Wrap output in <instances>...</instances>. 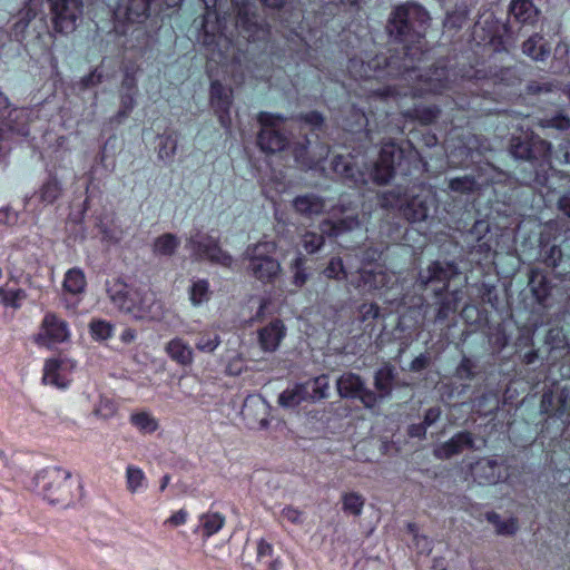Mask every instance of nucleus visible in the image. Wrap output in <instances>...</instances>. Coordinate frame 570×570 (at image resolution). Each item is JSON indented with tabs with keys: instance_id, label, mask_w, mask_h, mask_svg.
Listing matches in <instances>:
<instances>
[{
	"instance_id": "f257e3e1",
	"label": "nucleus",
	"mask_w": 570,
	"mask_h": 570,
	"mask_svg": "<svg viewBox=\"0 0 570 570\" xmlns=\"http://www.w3.org/2000/svg\"><path fill=\"white\" fill-rule=\"evenodd\" d=\"M430 19L429 12L416 2L407 1L395 7L390 13L386 30L393 40L402 45V52L390 57L376 56L366 63L351 59L348 71L355 78H399L400 83L375 91L381 98L442 94L450 87L446 68L435 67L422 75L416 67L429 50L425 33Z\"/></svg>"
},
{
	"instance_id": "f03ea898",
	"label": "nucleus",
	"mask_w": 570,
	"mask_h": 570,
	"mask_svg": "<svg viewBox=\"0 0 570 570\" xmlns=\"http://www.w3.org/2000/svg\"><path fill=\"white\" fill-rule=\"evenodd\" d=\"M509 151L515 159L528 161L534 170L522 176V181L528 185L550 187V174L554 173L551 165L552 145L534 132L512 136Z\"/></svg>"
},
{
	"instance_id": "7ed1b4c3",
	"label": "nucleus",
	"mask_w": 570,
	"mask_h": 570,
	"mask_svg": "<svg viewBox=\"0 0 570 570\" xmlns=\"http://www.w3.org/2000/svg\"><path fill=\"white\" fill-rule=\"evenodd\" d=\"M276 249L274 240H261L248 245L244 252L247 273L264 284L274 282L282 271L279 262L274 258Z\"/></svg>"
},
{
	"instance_id": "20e7f679",
	"label": "nucleus",
	"mask_w": 570,
	"mask_h": 570,
	"mask_svg": "<svg viewBox=\"0 0 570 570\" xmlns=\"http://www.w3.org/2000/svg\"><path fill=\"white\" fill-rule=\"evenodd\" d=\"M43 498L50 504L69 507L80 490L79 481L72 479L71 473L61 468L43 471L37 476Z\"/></svg>"
},
{
	"instance_id": "39448f33",
	"label": "nucleus",
	"mask_w": 570,
	"mask_h": 570,
	"mask_svg": "<svg viewBox=\"0 0 570 570\" xmlns=\"http://www.w3.org/2000/svg\"><path fill=\"white\" fill-rule=\"evenodd\" d=\"M257 120L262 126L257 137L261 149L266 153L282 151L288 145V137L279 128L285 117L262 111Z\"/></svg>"
},
{
	"instance_id": "423d86ee",
	"label": "nucleus",
	"mask_w": 570,
	"mask_h": 570,
	"mask_svg": "<svg viewBox=\"0 0 570 570\" xmlns=\"http://www.w3.org/2000/svg\"><path fill=\"white\" fill-rule=\"evenodd\" d=\"M53 28L60 33H71L83 13L82 0H48Z\"/></svg>"
},
{
	"instance_id": "0eeeda50",
	"label": "nucleus",
	"mask_w": 570,
	"mask_h": 570,
	"mask_svg": "<svg viewBox=\"0 0 570 570\" xmlns=\"http://www.w3.org/2000/svg\"><path fill=\"white\" fill-rule=\"evenodd\" d=\"M186 247L198 258L208 259L210 263L224 267L232 266L233 257L223 250L219 240L210 235L197 232L187 239Z\"/></svg>"
},
{
	"instance_id": "6e6552de",
	"label": "nucleus",
	"mask_w": 570,
	"mask_h": 570,
	"mask_svg": "<svg viewBox=\"0 0 570 570\" xmlns=\"http://www.w3.org/2000/svg\"><path fill=\"white\" fill-rule=\"evenodd\" d=\"M186 247L198 258L208 259L210 263L224 267L232 266L233 257L223 250L219 240L210 235L197 232L187 239Z\"/></svg>"
},
{
	"instance_id": "1a4fd4ad",
	"label": "nucleus",
	"mask_w": 570,
	"mask_h": 570,
	"mask_svg": "<svg viewBox=\"0 0 570 570\" xmlns=\"http://www.w3.org/2000/svg\"><path fill=\"white\" fill-rule=\"evenodd\" d=\"M186 247L198 258L208 259L210 263L224 267L232 266L233 257L223 250L219 240L210 235L197 232L187 239Z\"/></svg>"
},
{
	"instance_id": "9d476101",
	"label": "nucleus",
	"mask_w": 570,
	"mask_h": 570,
	"mask_svg": "<svg viewBox=\"0 0 570 570\" xmlns=\"http://www.w3.org/2000/svg\"><path fill=\"white\" fill-rule=\"evenodd\" d=\"M337 392L341 397L358 399L366 409H373L377 404L376 393L365 386L362 377L348 372L336 381Z\"/></svg>"
},
{
	"instance_id": "9b49d317",
	"label": "nucleus",
	"mask_w": 570,
	"mask_h": 570,
	"mask_svg": "<svg viewBox=\"0 0 570 570\" xmlns=\"http://www.w3.org/2000/svg\"><path fill=\"white\" fill-rule=\"evenodd\" d=\"M459 274L460 271L455 263L436 261L430 264L425 271L420 272L417 283L422 288H426L433 283H442V288L435 291V295L439 296L448 289L450 279Z\"/></svg>"
},
{
	"instance_id": "f8f14e48",
	"label": "nucleus",
	"mask_w": 570,
	"mask_h": 570,
	"mask_svg": "<svg viewBox=\"0 0 570 570\" xmlns=\"http://www.w3.org/2000/svg\"><path fill=\"white\" fill-rule=\"evenodd\" d=\"M76 367V362L58 356L46 361L43 366L42 382L58 389H66L70 383V375Z\"/></svg>"
},
{
	"instance_id": "ddd939ff",
	"label": "nucleus",
	"mask_w": 570,
	"mask_h": 570,
	"mask_svg": "<svg viewBox=\"0 0 570 570\" xmlns=\"http://www.w3.org/2000/svg\"><path fill=\"white\" fill-rule=\"evenodd\" d=\"M69 335L67 322L53 313H47L42 320L36 342L40 345L51 346L67 341Z\"/></svg>"
},
{
	"instance_id": "4468645a",
	"label": "nucleus",
	"mask_w": 570,
	"mask_h": 570,
	"mask_svg": "<svg viewBox=\"0 0 570 570\" xmlns=\"http://www.w3.org/2000/svg\"><path fill=\"white\" fill-rule=\"evenodd\" d=\"M236 24L250 41L265 39L269 32L267 24L258 20L254 7L250 4H243L238 8Z\"/></svg>"
},
{
	"instance_id": "2eb2a0df",
	"label": "nucleus",
	"mask_w": 570,
	"mask_h": 570,
	"mask_svg": "<svg viewBox=\"0 0 570 570\" xmlns=\"http://www.w3.org/2000/svg\"><path fill=\"white\" fill-rule=\"evenodd\" d=\"M164 316L163 303L151 291L138 289V297L134 304L132 317L137 320H160Z\"/></svg>"
},
{
	"instance_id": "dca6fc26",
	"label": "nucleus",
	"mask_w": 570,
	"mask_h": 570,
	"mask_svg": "<svg viewBox=\"0 0 570 570\" xmlns=\"http://www.w3.org/2000/svg\"><path fill=\"white\" fill-rule=\"evenodd\" d=\"M107 292L115 307L132 316L134 304L138 297L137 288H132L122 281L116 279L108 286Z\"/></svg>"
},
{
	"instance_id": "f3484780",
	"label": "nucleus",
	"mask_w": 570,
	"mask_h": 570,
	"mask_svg": "<svg viewBox=\"0 0 570 570\" xmlns=\"http://www.w3.org/2000/svg\"><path fill=\"white\" fill-rule=\"evenodd\" d=\"M232 102V90L217 80L213 81L210 85V105L224 128H228L230 124L229 109Z\"/></svg>"
},
{
	"instance_id": "a211bd4d",
	"label": "nucleus",
	"mask_w": 570,
	"mask_h": 570,
	"mask_svg": "<svg viewBox=\"0 0 570 570\" xmlns=\"http://www.w3.org/2000/svg\"><path fill=\"white\" fill-rule=\"evenodd\" d=\"M0 117L6 119L7 126L20 136H28V111L26 109H10V101L3 91L0 90Z\"/></svg>"
},
{
	"instance_id": "6ab92c4d",
	"label": "nucleus",
	"mask_w": 570,
	"mask_h": 570,
	"mask_svg": "<svg viewBox=\"0 0 570 570\" xmlns=\"http://www.w3.org/2000/svg\"><path fill=\"white\" fill-rule=\"evenodd\" d=\"M157 0H119L114 14L118 20L144 21L149 16L150 4Z\"/></svg>"
},
{
	"instance_id": "aec40b11",
	"label": "nucleus",
	"mask_w": 570,
	"mask_h": 570,
	"mask_svg": "<svg viewBox=\"0 0 570 570\" xmlns=\"http://www.w3.org/2000/svg\"><path fill=\"white\" fill-rule=\"evenodd\" d=\"M475 482L481 485L497 484L502 479L501 465L495 459L482 458L471 465Z\"/></svg>"
},
{
	"instance_id": "412c9836",
	"label": "nucleus",
	"mask_w": 570,
	"mask_h": 570,
	"mask_svg": "<svg viewBox=\"0 0 570 570\" xmlns=\"http://www.w3.org/2000/svg\"><path fill=\"white\" fill-rule=\"evenodd\" d=\"M464 449H474V439L470 432H459L449 441L438 445L434 449L435 458L448 460L463 452Z\"/></svg>"
},
{
	"instance_id": "4be33fe9",
	"label": "nucleus",
	"mask_w": 570,
	"mask_h": 570,
	"mask_svg": "<svg viewBox=\"0 0 570 570\" xmlns=\"http://www.w3.org/2000/svg\"><path fill=\"white\" fill-rule=\"evenodd\" d=\"M286 335V327L281 320H274L258 330V343L264 352H275Z\"/></svg>"
},
{
	"instance_id": "5701e85b",
	"label": "nucleus",
	"mask_w": 570,
	"mask_h": 570,
	"mask_svg": "<svg viewBox=\"0 0 570 570\" xmlns=\"http://www.w3.org/2000/svg\"><path fill=\"white\" fill-rule=\"evenodd\" d=\"M509 13L521 24L533 26L540 16V10L532 0H511Z\"/></svg>"
},
{
	"instance_id": "b1692460",
	"label": "nucleus",
	"mask_w": 570,
	"mask_h": 570,
	"mask_svg": "<svg viewBox=\"0 0 570 570\" xmlns=\"http://www.w3.org/2000/svg\"><path fill=\"white\" fill-rule=\"evenodd\" d=\"M166 354L181 366H190L194 362L193 347L181 337H174L165 345Z\"/></svg>"
},
{
	"instance_id": "393cba45",
	"label": "nucleus",
	"mask_w": 570,
	"mask_h": 570,
	"mask_svg": "<svg viewBox=\"0 0 570 570\" xmlns=\"http://www.w3.org/2000/svg\"><path fill=\"white\" fill-rule=\"evenodd\" d=\"M521 49L533 61H546L551 53L549 41L540 33H533L524 40Z\"/></svg>"
},
{
	"instance_id": "a878e982",
	"label": "nucleus",
	"mask_w": 570,
	"mask_h": 570,
	"mask_svg": "<svg viewBox=\"0 0 570 570\" xmlns=\"http://www.w3.org/2000/svg\"><path fill=\"white\" fill-rule=\"evenodd\" d=\"M396 206L400 207L402 215L412 223L423 222L429 216L430 207L424 198L421 196H414L405 204L400 200L396 202Z\"/></svg>"
},
{
	"instance_id": "bb28decb",
	"label": "nucleus",
	"mask_w": 570,
	"mask_h": 570,
	"mask_svg": "<svg viewBox=\"0 0 570 570\" xmlns=\"http://www.w3.org/2000/svg\"><path fill=\"white\" fill-rule=\"evenodd\" d=\"M293 207L304 216L320 215L325 209V200L313 193L299 195L293 199Z\"/></svg>"
},
{
	"instance_id": "cd10ccee",
	"label": "nucleus",
	"mask_w": 570,
	"mask_h": 570,
	"mask_svg": "<svg viewBox=\"0 0 570 570\" xmlns=\"http://www.w3.org/2000/svg\"><path fill=\"white\" fill-rule=\"evenodd\" d=\"M358 279L354 284L357 288L365 291H374L382 288L387 285L390 277L383 269H365L362 268L358 272Z\"/></svg>"
},
{
	"instance_id": "c85d7f7f",
	"label": "nucleus",
	"mask_w": 570,
	"mask_h": 570,
	"mask_svg": "<svg viewBox=\"0 0 570 570\" xmlns=\"http://www.w3.org/2000/svg\"><path fill=\"white\" fill-rule=\"evenodd\" d=\"M273 546L265 539L257 542L255 570H278L281 561L273 554Z\"/></svg>"
},
{
	"instance_id": "c756f323",
	"label": "nucleus",
	"mask_w": 570,
	"mask_h": 570,
	"mask_svg": "<svg viewBox=\"0 0 570 570\" xmlns=\"http://www.w3.org/2000/svg\"><path fill=\"white\" fill-rule=\"evenodd\" d=\"M530 291L539 304H544L551 293L550 282L541 271L532 269L529 278Z\"/></svg>"
},
{
	"instance_id": "7c9ffc66",
	"label": "nucleus",
	"mask_w": 570,
	"mask_h": 570,
	"mask_svg": "<svg viewBox=\"0 0 570 570\" xmlns=\"http://www.w3.org/2000/svg\"><path fill=\"white\" fill-rule=\"evenodd\" d=\"M394 371L391 366L385 365L379 368L374 375V386L376 390L377 402L390 397L393 390Z\"/></svg>"
},
{
	"instance_id": "2f4dec72",
	"label": "nucleus",
	"mask_w": 570,
	"mask_h": 570,
	"mask_svg": "<svg viewBox=\"0 0 570 570\" xmlns=\"http://www.w3.org/2000/svg\"><path fill=\"white\" fill-rule=\"evenodd\" d=\"M462 299V292L460 289L452 291L443 296L438 303V311L435 315L436 322H443L458 311L459 303Z\"/></svg>"
},
{
	"instance_id": "473e14b6",
	"label": "nucleus",
	"mask_w": 570,
	"mask_h": 570,
	"mask_svg": "<svg viewBox=\"0 0 570 570\" xmlns=\"http://www.w3.org/2000/svg\"><path fill=\"white\" fill-rule=\"evenodd\" d=\"M179 245L180 240L176 235L165 233L155 239L153 253L156 256H171L176 253Z\"/></svg>"
},
{
	"instance_id": "72a5a7b5",
	"label": "nucleus",
	"mask_w": 570,
	"mask_h": 570,
	"mask_svg": "<svg viewBox=\"0 0 570 570\" xmlns=\"http://www.w3.org/2000/svg\"><path fill=\"white\" fill-rule=\"evenodd\" d=\"M225 518L218 512L204 513L199 518L198 529L204 538H209L217 533L224 525Z\"/></svg>"
},
{
	"instance_id": "f704fd0d",
	"label": "nucleus",
	"mask_w": 570,
	"mask_h": 570,
	"mask_svg": "<svg viewBox=\"0 0 570 570\" xmlns=\"http://www.w3.org/2000/svg\"><path fill=\"white\" fill-rule=\"evenodd\" d=\"M332 167L333 170L342 177L355 183L358 181L361 173L355 168L350 157L342 155L336 156L332 161Z\"/></svg>"
},
{
	"instance_id": "c9c22d12",
	"label": "nucleus",
	"mask_w": 570,
	"mask_h": 570,
	"mask_svg": "<svg viewBox=\"0 0 570 570\" xmlns=\"http://www.w3.org/2000/svg\"><path fill=\"white\" fill-rule=\"evenodd\" d=\"M307 391L304 385H295L283 391L278 396V404L283 407H295L306 400Z\"/></svg>"
},
{
	"instance_id": "e433bc0d",
	"label": "nucleus",
	"mask_w": 570,
	"mask_h": 570,
	"mask_svg": "<svg viewBox=\"0 0 570 570\" xmlns=\"http://www.w3.org/2000/svg\"><path fill=\"white\" fill-rule=\"evenodd\" d=\"M86 277L81 269L72 268L66 273L63 281V289L72 295L80 294L85 291Z\"/></svg>"
},
{
	"instance_id": "4c0bfd02",
	"label": "nucleus",
	"mask_w": 570,
	"mask_h": 570,
	"mask_svg": "<svg viewBox=\"0 0 570 570\" xmlns=\"http://www.w3.org/2000/svg\"><path fill=\"white\" fill-rule=\"evenodd\" d=\"M342 510L348 515L358 517L361 515L365 498L357 492H345L342 494Z\"/></svg>"
},
{
	"instance_id": "58836bf2",
	"label": "nucleus",
	"mask_w": 570,
	"mask_h": 570,
	"mask_svg": "<svg viewBox=\"0 0 570 570\" xmlns=\"http://www.w3.org/2000/svg\"><path fill=\"white\" fill-rule=\"evenodd\" d=\"M147 484V479L144 471L135 465L126 468V488L129 493L135 494L142 490Z\"/></svg>"
},
{
	"instance_id": "ea45409f",
	"label": "nucleus",
	"mask_w": 570,
	"mask_h": 570,
	"mask_svg": "<svg viewBox=\"0 0 570 570\" xmlns=\"http://www.w3.org/2000/svg\"><path fill=\"white\" fill-rule=\"evenodd\" d=\"M222 340L216 331H202L198 334L195 346L202 353H214L215 350L220 345Z\"/></svg>"
},
{
	"instance_id": "a19ab883",
	"label": "nucleus",
	"mask_w": 570,
	"mask_h": 570,
	"mask_svg": "<svg viewBox=\"0 0 570 570\" xmlns=\"http://www.w3.org/2000/svg\"><path fill=\"white\" fill-rule=\"evenodd\" d=\"M26 297L27 294L21 288L9 285L0 288V301L7 307L19 308Z\"/></svg>"
},
{
	"instance_id": "79ce46f5",
	"label": "nucleus",
	"mask_w": 570,
	"mask_h": 570,
	"mask_svg": "<svg viewBox=\"0 0 570 570\" xmlns=\"http://www.w3.org/2000/svg\"><path fill=\"white\" fill-rule=\"evenodd\" d=\"M485 519L495 527V531L500 535H512L518 530V523L513 518L502 520L500 514L492 511L487 512Z\"/></svg>"
},
{
	"instance_id": "37998d69",
	"label": "nucleus",
	"mask_w": 570,
	"mask_h": 570,
	"mask_svg": "<svg viewBox=\"0 0 570 570\" xmlns=\"http://www.w3.org/2000/svg\"><path fill=\"white\" fill-rule=\"evenodd\" d=\"M210 291L209 283L206 279L194 281L189 288V299L194 306H199L204 302L209 301Z\"/></svg>"
},
{
	"instance_id": "c03bdc74",
	"label": "nucleus",
	"mask_w": 570,
	"mask_h": 570,
	"mask_svg": "<svg viewBox=\"0 0 570 570\" xmlns=\"http://www.w3.org/2000/svg\"><path fill=\"white\" fill-rule=\"evenodd\" d=\"M130 423L144 433H153L158 429V421L149 412L130 415Z\"/></svg>"
},
{
	"instance_id": "a18cd8bd",
	"label": "nucleus",
	"mask_w": 570,
	"mask_h": 570,
	"mask_svg": "<svg viewBox=\"0 0 570 570\" xmlns=\"http://www.w3.org/2000/svg\"><path fill=\"white\" fill-rule=\"evenodd\" d=\"M306 258L298 254L297 257L291 263V272L293 273V284L297 287H302L308 281V274L306 272Z\"/></svg>"
},
{
	"instance_id": "49530a36",
	"label": "nucleus",
	"mask_w": 570,
	"mask_h": 570,
	"mask_svg": "<svg viewBox=\"0 0 570 570\" xmlns=\"http://www.w3.org/2000/svg\"><path fill=\"white\" fill-rule=\"evenodd\" d=\"M61 194V187L56 178L48 179L39 191L41 202L52 204Z\"/></svg>"
},
{
	"instance_id": "de8ad7c7",
	"label": "nucleus",
	"mask_w": 570,
	"mask_h": 570,
	"mask_svg": "<svg viewBox=\"0 0 570 570\" xmlns=\"http://www.w3.org/2000/svg\"><path fill=\"white\" fill-rule=\"evenodd\" d=\"M468 18V10L464 6H458L452 11L448 12L444 27L448 29L458 30L462 28Z\"/></svg>"
},
{
	"instance_id": "09e8293b",
	"label": "nucleus",
	"mask_w": 570,
	"mask_h": 570,
	"mask_svg": "<svg viewBox=\"0 0 570 570\" xmlns=\"http://www.w3.org/2000/svg\"><path fill=\"white\" fill-rule=\"evenodd\" d=\"M407 531L413 535V546L419 553L429 554L432 551V540L420 534L415 523H409Z\"/></svg>"
},
{
	"instance_id": "8fccbe9b",
	"label": "nucleus",
	"mask_w": 570,
	"mask_h": 570,
	"mask_svg": "<svg viewBox=\"0 0 570 570\" xmlns=\"http://www.w3.org/2000/svg\"><path fill=\"white\" fill-rule=\"evenodd\" d=\"M89 327L95 340L105 341L112 335V324L107 321L92 320Z\"/></svg>"
},
{
	"instance_id": "3c124183",
	"label": "nucleus",
	"mask_w": 570,
	"mask_h": 570,
	"mask_svg": "<svg viewBox=\"0 0 570 570\" xmlns=\"http://www.w3.org/2000/svg\"><path fill=\"white\" fill-rule=\"evenodd\" d=\"M475 186L476 181L472 176L452 178L449 183V188L452 191L461 194H469L473 191L475 189Z\"/></svg>"
},
{
	"instance_id": "603ef678",
	"label": "nucleus",
	"mask_w": 570,
	"mask_h": 570,
	"mask_svg": "<svg viewBox=\"0 0 570 570\" xmlns=\"http://www.w3.org/2000/svg\"><path fill=\"white\" fill-rule=\"evenodd\" d=\"M324 242L325 239L323 234H317L314 232L305 233L302 238V245L308 254L318 252L323 247Z\"/></svg>"
},
{
	"instance_id": "864d4df0",
	"label": "nucleus",
	"mask_w": 570,
	"mask_h": 570,
	"mask_svg": "<svg viewBox=\"0 0 570 570\" xmlns=\"http://www.w3.org/2000/svg\"><path fill=\"white\" fill-rule=\"evenodd\" d=\"M177 150V139L173 135L161 136L158 157L160 159H171Z\"/></svg>"
},
{
	"instance_id": "5fc2aeb1",
	"label": "nucleus",
	"mask_w": 570,
	"mask_h": 570,
	"mask_svg": "<svg viewBox=\"0 0 570 570\" xmlns=\"http://www.w3.org/2000/svg\"><path fill=\"white\" fill-rule=\"evenodd\" d=\"M323 274L326 278L332 279H344L347 276L343 262L340 257L331 258L327 266L323 271Z\"/></svg>"
},
{
	"instance_id": "6e6d98bb",
	"label": "nucleus",
	"mask_w": 570,
	"mask_h": 570,
	"mask_svg": "<svg viewBox=\"0 0 570 570\" xmlns=\"http://www.w3.org/2000/svg\"><path fill=\"white\" fill-rule=\"evenodd\" d=\"M560 249L559 244H554L550 247L544 246L541 253L543 263L550 267L560 265L563 262Z\"/></svg>"
},
{
	"instance_id": "4d7b16f0",
	"label": "nucleus",
	"mask_w": 570,
	"mask_h": 570,
	"mask_svg": "<svg viewBox=\"0 0 570 570\" xmlns=\"http://www.w3.org/2000/svg\"><path fill=\"white\" fill-rule=\"evenodd\" d=\"M394 176V166L386 165L381 161H376L373 170V179L380 184L384 185L389 183Z\"/></svg>"
},
{
	"instance_id": "13d9d810",
	"label": "nucleus",
	"mask_w": 570,
	"mask_h": 570,
	"mask_svg": "<svg viewBox=\"0 0 570 570\" xmlns=\"http://www.w3.org/2000/svg\"><path fill=\"white\" fill-rule=\"evenodd\" d=\"M360 226V222L354 216H347L331 226V235L338 236L340 234L353 230Z\"/></svg>"
},
{
	"instance_id": "bf43d9fd",
	"label": "nucleus",
	"mask_w": 570,
	"mask_h": 570,
	"mask_svg": "<svg viewBox=\"0 0 570 570\" xmlns=\"http://www.w3.org/2000/svg\"><path fill=\"white\" fill-rule=\"evenodd\" d=\"M541 126L546 128H556L558 130L570 129V118L563 114H558L553 117L546 118L541 121Z\"/></svg>"
},
{
	"instance_id": "052dcab7",
	"label": "nucleus",
	"mask_w": 570,
	"mask_h": 570,
	"mask_svg": "<svg viewBox=\"0 0 570 570\" xmlns=\"http://www.w3.org/2000/svg\"><path fill=\"white\" fill-rule=\"evenodd\" d=\"M136 91L125 92L121 95L120 109L117 114L118 118H126L136 105Z\"/></svg>"
},
{
	"instance_id": "680f3d73",
	"label": "nucleus",
	"mask_w": 570,
	"mask_h": 570,
	"mask_svg": "<svg viewBox=\"0 0 570 570\" xmlns=\"http://www.w3.org/2000/svg\"><path fill=\"white\" fill-rule=\"evenodd\" d=\"M400 154L401 151L396 148L395 144L386 142L381 148L377 161L394 166L395 156Z\"/></svg>"
},
{
	"instance_id": "e2e57ef3",
	"label": "nucleus",
	"mask_w": 570,
	"mask_h": 570,
	"mask_svg": "<svg viewBox=\"0 0 570 570\" xmlns=\"http://www.w3.org/2000/svg\"><path fill=\"white\" fill-rule=\"evenodd\" d=\"M552 157L561 165H570V140H561L554 151H552Z\"/></svg>"
},
{
	"instance_id": "0e129e2a",
	"label": "nucleus",
	"mask_w": 570,
	"mask_h": 570,
	"mask_svg": "<svg viewBox=\"0 0 570 570\" xmlns=\"http://www.w3.org/2000/svg\"><path fill=\"white\" fill-rule=\"evenodd\" d=\"M328 377L326 375H321L314 379L313 381V397L316 399H325L328 395Z\"/></svg>"
},
{
	"instance_id": "69168bd1",
	"label": "nucleus",
	"mask_w": 570,
	"mask_h": 570,
	"mask_svg": "<svg viewBox=\"0 0 570 570\" xmlns=\"http://www.w3.org/2000/svg\"><path fill=\"white\" fill-rule=\"evenodd\" d=\"M414 111H415V116L423 124H430V122L434 121L440 115V110L435 106L417 108Z\"/></svg>"
},
{
	"instance_id": "338daca9",
	"label": "nucleus",
	"mask_w": 570,
	"mask_h": 570,
	"mask_svg": "<svg viewBox=\"0 0 570 570\" xmlns=\"http://www.w3.org/2000/svg\"><path fill=\"white\" fill-rule=\"evenodd\" d=\"M116 413L114 402L108 399H101L95 407V414L101 417H110Z\"/></svg>"
},
{
	"instance_id": "774afa93",
	"label": "nucleus",
	"mask_w": 570,
	"mask_h": 570,
	"mask_svg": "<svg viewBox=\"0 0 570 570\" xmlns=\"http://www.w3.org/2000/svg\"><path fill=\"white\" fill-rule=\"evenodd\" d=\"M473 367H474V365H473L472 361L468 357H463L456 368V375L460 379L471 380L474 376Z\"/></svg>"
}]
</instances>
